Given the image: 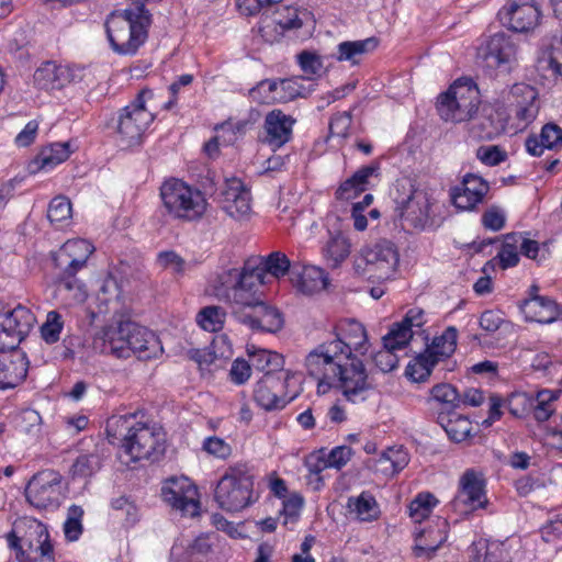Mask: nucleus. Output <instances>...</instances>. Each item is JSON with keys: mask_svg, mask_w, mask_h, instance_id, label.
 I'll return each mask as SVG.
<instances>
[{"mask_svg": "<svg viewBox=\"0 0 562 562\" xmlns=\"http://www.w3.org/2000/svg\"><path fill=\"white\" fill-rule=\"evenodd\" d=\"M367 350L363 325L355 319L339 321L333 328V338L313 348L304 360L308 375L317 380V392L325 394L337 389L352 404L373 396L376 385L362 360L353 356V352L363 355Z\"/></svg>", "mask_w": 562, "mask_h": 562, "instance_id": "1", "label": "nucleus"}, {"mask_svg": "<svg viewBox=\"0 0 562 562\" xmlns=\"http://www.w3.org/2000/svg\"><path fill=\"white\" fill-rule=\"evenodd\" d=\"M214 294L232 305L235 318L251 330L277 333L283 327L281 312L263 301L261 288L254 286V283L241 281L238 284H228L226 280L217 277Z\"/></svg>", "mask_w": 562, "mask_h": 562, "instance_id": "2", "label": "nucleus"}, {"mask_svg": "<svg viewBox=\"0 0 562 562\" xmlns=\"http://www.w3.org/2000/svg\"><path fill=\"white\" fill-rule=\"evenodd\" d=\"M109 440L121 442L120 458L126 464L139 460L156 461L165 451V438L154 424L138 422L135 415L112 416L106 422Z\"/></svg>", "mask_w": 562, "mask_h": 562, "instance_id": "3", "label": "nucleus"}, {"mask_svg": "<svg viewBox=\"0 0 562 562\" xmlns=\"http://www.w3.org/2000/svg\"><path fill=\"white\" fill-rule=\"evenodd\" d=\"M94 247L86 239L67 240L52 259L58 269L56 290L58 295L69 304L82 303L87 299L85 284L76 278V273L86 267Z\"/></svg>", "mask_w": 562, "mask_h": 562, "instance_id": "4", "label": "nucleus"}, {"mask_svg": "<svg viewBox=\"0 0 562 562\" xmlns=\"http://www.w3.org/2000/svg\"><path fill=\"white\" fill-rule=\"evenodd\" d=\"M151 14L143 3L112 12L105 21L106 36L119 55H135L148 37Z\"/></svg>", "mask_w": 562, "mask_h": 562, "instance_id": "5", "label": "nucleus"}, {"mask_svg": "<svg viewBox=\"0 0 562 562\" xmlns=\"http://www.w3.org/2000/svg\"><path fill=\"white\" fill-rule=\"evenodd\" d=\"M160 198L168 215L183 222L201 220L209 206L202 191L178 179L162 183Z\"/></svg>", "mask_w": 562, "mask_h": 562, "instance_id": "6", "label": "nucleus"}, {"mask_svg": "<svg viewBox=\"0 0 562 562\" xmlns=\"http://www.w3.org/2000/svg\"><path fill=\"white\" fill-rule=\"evenodd\" d=\"M254 474L247 463L229 465L220 479L214 498L226 512H239L254 502Z\"/></svg>", "mask_w": 562, "mask_h": 562, "instance_id": "7", "label": "nucleus"}, {"mask_svg": "<svg viewBox=\"0 0 562 562\" xmlns=\"http://www.w3.org/2000/svg\"><path fill=\"white\" fill-rule=\"evenodd\" d=\"M395 212L412 227L425 229L432 224V206L436 200L422 189H415L408 179L397 180L392 191Z\"/></svg>", "mask_w": 562, "mask_h": 562, "instance_id": "8", "label": "nucleus"}, {"mask_svg": "<svg viewBox=\"0 0 562 562\" xmlns=\"http://www.w3.org/2000/svg\"><path fill=\"white\" fill-rule=\"evenodd\" d=\"M151 97L150 90L140 91L134 101L119 110L112 119L117 142L122 147H133L142 143L145 132L155 119L146 108V101Z\"/></svg>", "mask_w": 562, "mask_h": 562, "instance_id": "9", "label": "nucleus"}, {"mask_svg": "<svg viewBox=\"0 0 562 562\" xmlns=\"http://www.w3.org/2000/svg\"><path fill=\"white\" fill-rule=\"evenodd\" d=\"M480 91L472 80H457L437 100V111L445 121L471 120L479 110Z\"/></svg>", "mask_w": 562, "mask_h": 562, "instance_id": "10", "label": "nucleus"}, {"mask_svg": "<svg viewBox=\"0 0 562 562\" xmlns=\"http://www.w3.org/2000/svg\"><path fill=\"white\" fill-rule=\"evenodd\" d=\"M24 533H10L9 544L16 551L19 562H56L54 546L46 525L37 519L24 521Z\"/></svg>", "mask_w": 562, "mask_h": 562, "instance_id": "11", "label": "nucleus"}, {"mask_svg": "<svg viewBox=\"0 0 562 562\" xmlns=\"http://www.w3.org/2000/svg\"><path fill=\"white\" fill-rule=\"evenodd\" d=\"M291 263L289 258L280 251L271 252L267 257H258L248 259L241 269L232 268L218 274L221 280H226V283L234 284L246 281L254 283V286L262 288L267 273L274 278L285 276L290 270Z\"/></svg>", "mask_w": 562, "mask_h": 562, "instance_id": "12", "label": "nucleus"}, {"mask_svg": "<svg viewBox=\"0 0 562 562\" xmlns=\"http://www.w3.org/2000/svg\"><path fill=\"white\" fill-rule=\"evenodd\" d=\"M398 265V252L390 240H379L361 250L360 258L356 261L357 270L368 278L386 280L391 278Z\"/></svg>", "mask_w": 562, "mask_h": 562, "instance_id": "13", "label": "nucleus"}, {"mask_svg": "<svg viewBox=\"0 0 562 562\" xmlns=\"http://www.w3.org/2000/svg\"><path fill=\"white\" fill-rule=\"evenodd\" d=\"M483 66L498 74H509L517 66V45L503 33L490 36L477 49Z\"/></svg>", "mask_w": 562, "mask_h": 562, "instance_id": "14", "label": "nucleus"}, {"mask_svg": "<svg viewBox=\"0 0 562 562\" xmlns=\"http://www.w3.org/2000/svg\"><path fill=\"white\" fill-rule=\"evenodd\" d=\"M25 497L35 508H58L63 498L61 475L54 470L36 473L25 488Z\"/></svg>", "mask_w": 562, "mask_h": 562, "instance_id": "15", "label": "nucleus"}, {"mask_svg": "<svg viewBox=\"0 0 562 562\" xmlns=\"http://www.w3.org/2000/svg\"><path fill=\"white\" fill-rule=\"evenodd\" d=\"M485 482L482 473L468 469L461 475L459 488L451 501L452 509L459 515H469L487 505Z\"/></svg>", "mask_w": 562, "mask_h": 562, "instance_id": "16", "label": "nucleus"}, {"mask_svg": "<svg viewBox=\"0 0 562 562\" xmlns=\"http://www.w3.org/2000/svg\"><path fill=\"white\" fill-rule=\"evenodd\" d=\"M293 378L291 372H281L278 375H262L254 390L255 402L265 411L282 409L293 398H286V387Z\"/></svg>", "mask_w": 562, "mask_h": 562, "instance_id": "17", "label": "nucleus"}, {"mask_svg": "<svg viewBox=\"0 0 562 562\" xmlns=\"http://www.w3.org/2000/svg\"><path fill=\"white\" fill-rule=\"evenodd\" d=\"M162 499L172 508L190 517L199 514L198 490L184 476L168 479L161 487Z\"/></svg>", "mask_w": 562, "mask_h": 562, "instance_id": "18", "label": "nucleus"}, {"mask_svg": "<svg viewBox=\"0 0 562 562\" xmlns=\"http://www.w3.org/2000/svg\"><path fill=\"white\" fill-rule=\"evenodd\" d=\"M498 14L504 25L518 33L532 31L540 19V10L533 0H508Z\"/></svg>", "mask_w": 562, "mask_h": 562, "instance_id": "19", "label": "nucleus"}, {"mask_svg": "<svg viewBox=\"0 0 562 562\" xmlns=\"http://www.w3.org/2000/svg\"><path fill=\"white\" fill-rule=\"evenodd\" d=\"M503 103L515 112L516 119L525 126L539 113L538 91L527 83H515L504 91Z\"/></svg>", "mask_w": 562, "mask_h": 562, "instance_id": "20", "label": "nucleus"}, {"mask_svg": "<svg viewBox=\"0 0 562 562\" xmlns=\"http://www.w3.org/2000/svg\"><path fill=\"white\" fill-rule=\"evenodd\" d=\"M80 70L55 61H46L34 72V83L46 91L60 90L80 79Z\"/></svg>", "mask_w": 562, "mask_h": 562, "instance_id": "21", "label": "nucleus"}, {"mask_svg": "<svg viewBox=\"0 0 562 562\" xmlns=\"http://www.w3.org/2000/svg\"><path fill=\"white\" fill-rule=\"evenodd\" d=\"M296 120L280 109L268 112L263 121L262 142L279 149L291 140Z\"/></svg>", "mask_w": 562, "mask_h": 562, "instance_id": "22", "label": "nucleus"}, {"mask_svg": "<svg viewBox=\"0 0 562 562\" xmlns=\"http://www.w3.org/2000/svg\"><path fill=\"white\" fill-rule=\"evenodd\" d=\"M490 190L488 183L480 176L468 173L462 182L450 189L453 205L460 210H473Z\"/></svg>", "mask_w": 562, "mask_h": 562, "instance_id": "23", "label": "nucleus"}, {"mask_svg": "<svg viewBox=\"0 0 562 562\" xmlns=\"http://www.w3.org/2000/svg\"><path fill=\"white\" fill-rule=\"evenodd\" d=\"M222 209L233 218L240 220L251 211L250 192L240 179L231 178L225 180L220 199Z\"/></svg>", "mask_w": 562, "mask_h": 562, "instance_id": "24", "label": "nucleus"}, {"mask_svg": "<svg viewBox=\"0 0 562 562\" xmlns=\"http://www.w3.org/2000/svg\"><path fill=\"white\" fill-rule=\"evenodd\" d=\"M128 333L127 322L106 327L95 336L93 347L101 353L112 355L119 359H127L130 358Z\"/></svg>", "mask_w": 562, "mask_h": 562, "instance_id": "25", "label": "nucleus"}, {"mask_svg": "<svg viewBox=\"0 0 562 562\" xmlns=\"http://www.w3.org/2000/svg\"><path fill=\"white\" fill-rule=\"evenodd\" d=\"M448 521L437 517L427 528L415 530L414 553L416 557H432L436 551L447 541Z\"/></svg>", "mask_w": 562, "mask_h": 562, "instance_id": "26", "label": "nucleus"}, {"mask_svg": "<svg viewBox=\"0 0 562 562\" xmlns=\"http://www.w3.org/2000/svg\"><path fill=\"white\" fill-rule=\"evenodd\" d=\"M310 15L306 10L300 11L294 7H283L274 13L271 22L267 19L258 25V32L266 42H272L277 35L273 34L276 26H280L282 31L300 29L303 20Z\"/></svg>", "mask_w": 562, "mask_h": 562, "instance_id": "27", "label": "nucleus"}, {"mask_svg": "<svg viewBox=\"0 0 562 562\" xmlns=\"http://www.w3.org/2000/svg\"><path fill=\"white\" fill-rule=\"evenodd\" d=\"M29 361L22 352L0 351V390L14 389L26 378Z\"/></svg>", "mask_w": 562, "mask_h": 562, "instance_id": "28", "label": "nucleus"}, {"mask_svg": "<svg viewBox=\"0 0 562 562\" xmlns=\"http://www.w3.org/2000/svg\"><path fill=\"white\" fill-rule=\"evenodd\" d=\"M127 329L130 330V357L134 355L138 359L147 360L162 351L159 339L147 328L127 322Z\"/></svg>", "mask_w": 562, "mask_h": 562, "instance_id": "29", "label": "nucleus"}, {"mask_svg": "<svg viewBox=\"0 0 562 562\" xmlns=\"http://www.w3.org/2000/svg\"><path fill=\"white\" fill-rule=\"evenodd\" d=\"M521 313L529 322L550 324L558 318L559 308L555 302L546 296L532 295L520 304Z\"/></svg>", "mask_w": 562, "mask_h": 562, "instance_id": "30", "label": "nucleus"}, {"mask_svg": "<svg viewBox=\"0 0 562 562\" xmlns=\"http://www.w3.org/2000/svg\"><path fill=\"white\" fill-rule=\"evenodd\" d=\"M291 281L296 290L303 294H314L327 288L326 272L315 266H304L301 271H291Z\"/></svg>", "mask_w": 562, "mask_h": 562, "instance_id": "31", "label": "nucleus"}, {"mask_svg": "<svg viewBox=\"0 0 562 562\" xmlns=\"http://www.w3.org/2000/svg\"><path fill=\"white\" fill-rule=\"evenodd\" d=\"M247 356L252 369L263 372V375H278L283 370V356L268 349L259 348L254 345L247 347Z\"/></svg>", "mask_w": 562, "mask_h": 562, "instance_id": "32", "label": "nucleus"}, {"mask_svg": "<svg viewBox=\"0 0 562 562\" xmlns=\"http://www.w3.org/2000/svg\"><path fill=\"white\" fill-rule=\"evenodd\" d=\"M379 45L376 37L359 41H345L337 45L336 59L347 61L351 66L359 65L364 56L372 53Z\"/></svg>", "mask_w": 562, "mask_h": 562, "instance_id": "33", "label": "nucleus"}, {"mask_svg": "<svg viewBox=\"0 0 562 562\" xmlns=\"http://www.w3.org/2000/svg\"><path fill=\"white\" fill-rule=\"evenodd\" d=\"M562 57V37L554 36L543 44L538 56V70L544 77L558 79L561 75L560 58Z\"/></svg>", "mask_w": 562, "mask_h": 562, "instance_id": "34", "label": "nucleus"}, {"mask_svg": "<svg viewBox=\"0 0 562 562\" xmlns=\"http://www.w3.org/2000/svg\"><path fill=\"white\" fill-rule=\"evenodd\" d=\"M561 142L562 128L554 123H547L539 135H530L526 138L525 146L531 156H541L544 149H553Z\"/></svg>", "mask_w": 562, "mask_h": 562, "instance_id": "35", "label": "nucleus"}, {"mask_svg": "<svg viewBox=\"0 0 562 562\" xmlns=\"http://www.w3.org/2000/svg\"><path fill=\"white\" fill-rule=\"evenodd\" d=\"M409 462V454L403 446L386 448L376 460L375 471L385 476L401 472Z\"/></svg>", "mask_w": 562, "mask_h": 562, "instance_id": "36", "label": "nucleus"}, {"mask_svg": "<svg viewBox=\"0 0 562 562\" xmlns=\"http://www.w3.org/2000/svg\"><path fill=\"white\" fill-rule=\"evenodd\" d=\"M347 508L356 519L362 522H371L380 517V507L374 496L369 492H362L358 496H350Z\"/></svg>", "mask_w": 562, "mask_h": 562, "instance_id": "37", "label": "nucleus"}, {"mask_svg": "<svg viewBox=\"0 0 562 562\" xmlns=\"http://www.w3.org/2000/svg\"><path fill=\"white\" fill-rule=\"evenodd\" d=\"M458 339V330L450 326L440 336L432 339V342L427 346L424 352L430 355V358L437 362L445 361L456 350Z\"/></svg>", "mask_w": 562, "mask_h": 562, "instance_id": "38", "label": "nucleus"}, {"mask_svg": "<svg viewBox=\"0 0 562 562\" xmlns=\"http://www.w3.org/2000/svg\"><path fill=\"white\" fill-rule=\"evenodd\" d=\"M0 313L3 315L7 322L5 324L11 326L14 330H19V334L23 338L29 335L36 322L32 311L21 304L11 310H2Z\"/></svg>", "mask_w": 562, "mask_h": 562, "instance_id": "39", "label": "nucleus"}, {"mask_svg": "<svg viewBox=\"0 0 562 562\" xmlns=\"http://www.w3.org/2000/svg\"><path fill=\"white\" fill-rule=\"evenodd\" d=\"M350 254V244L341 234L330 236L323 248V255L331 268H337Z\"/></svg>", "mask_w": 562, "mask_h": 562, "instance_id": "40", "label": "nucleus"}, {"mask_svg": "<svg viewBox=\"0 0 562 562\" xmlns=\"http://www.w3.org/2000/svg\"><path fill=\"white\" fill-rule=\"evenodd\" d=\"M70 153L69 143H54L40 153L35 164L38 165V169L49 170L67 160Z\"/></svg>", "mask_w": 562, "mask_h": 562, "instance_id": "41", "label": "nucleus"}, {"mask_svg": "<svg viewBox=\"0 0 562 562\" xmlns=\"http://www.w3.org/2000/svg\"><path fill=\"white\" fill-rule=\"evenodd\" d=\"M304 467L308 474L306 476L307 483L318 491L323 486V477L321 473L329 468L323 450L314 451L305 457Z\"/></svg>", "mask_w": 562, "mask_h": 562, "instance_id": "42", "label": "nucleus"}, {"mask_svg": "<svg viewBox=\"0 0 562 562\" xmlns=\"http://www.w3.org/2000/svg\"><path fill=\"white\" fill-rule=\"evenodd\" d=\"M559 393L550 390H541L533 396L532 413L538 422L548 420L555 412V402Z\"/></svg>", "mask_w": 562, "mask_h": 562, "instance_id": "43", "label": "nucleus"}, {"mask_svg": "<svg viewBox=\"0 0 562 562\" xmlns=\"http://www.w3.org/2000/svg\"><path fill=\"white\" fill-rule=\"evenodd\" d=\"M226 313L221 306H205L196 315L199 326L210 333L218 331L223 328Z\"/></svg>", "mask_w": 562, "mask_h": 562, "instance_id": "44", "label": "nucleus"}, {"mask_svg": "<svg viewBox=\"0 0 562 562\" xmlns=\"http://www.w3.org/2000/svg\"><path fill=\"white\" fill-rule=\"evenodd\" d=\"M520 239V233L507 234L504 238L501 250L497 256L493 259H498L502 269L515 267L519 261L518 255V243Z\"/></svg>", "mask_w": 562, "mask_h": 562, "instance_id": "45", "label": "nucleus"}, {"mask_svg": "<svg viewBox=\"0 0 562 562\" xmlns=\"http://www.w3.org/2000/svg\"><path fill=\"white\" fill-rule=\"evenodd\" d=\"M277 103H286L297 97H306L308 91L302 85V78L277 80Z\"/></svg>", "mask_w": 562, "mask_h": 562, "instance_id": "46", "label": "nucleus"}, {"mask_svg": "<svg viewBox=\"0 0 562 562\" xmlns=\"http://www.w3.org/2000/svg\"><path fill=\"white\" fill-rule=\"evenodd\" d=\"M436 366L437 362L430 358V355L422 352L413 362L408 363L406 367V375L414 382H425L428 380Z\"/></svg>", "mask_w": 562, "mask_h": 562, "instance_id": "47", "label": "nucleus"}, {"mask_svg": "<svg viewBox=\"0 0 562 562\" xmlns=\"http://www.w3.org/2000/svg\"><path fill=\"white\" fill-rule=\"evenodd\" d=\"M437 498L430 493H419L409 504V517L416 524H420L428 518L432 508L437 505Z\"/></svg>", "mask_w": 562, "mask_h": 562, "instance_id": "48", "label": "nucleus"}, {"mask_svg": "<svg viewBox=\"0 0 562 562\" xmlns=\"http://www.w3.org/2000/svg\"><path fill=\"white\" fill-rule=\"evenodd\" d=\"M413 337V330L403 322L394 324L383 337V346L394 350L404 349Z\"/></svg>", "mask_w": 562, "mask_h": 562, "instance_id": "49", "label": "nucleus"}, {"mask_svg": "<svg viewBox=\"0 0 562 562\" xmlns=\"http://www.w3.org/2000/svg\"><path fill=\"white\" fill-rule=\"evenodd\" d=\"M83 509L78 505L68 508L67 518L64 522V533L68 541H77L82 533Z\"/></svg>", "mask_w": 562, "mask_h": 562, "instance_id": "50", "label": "nucleus"}, {"mask_svg": "<svg viewBox=\"0 0 562 562\" xmlns=\"http://www.w3.org/2000/svg\"><path fill=\"white\" fill-rule=\"evenodd\" d=\"M443 428L452 441L462 442L470 436L472 425L469 418L458 415L453 418H449L443 425Z\"/></svg>", "mask_w": 562, "mask_h": 562, "instance_id": "51", "label": "nucleus"}, {"mask_svg": "<svg viewBox=\"0 0 562 562\" xmlns=\"http://www.w3.org/2000/svg\"><path fill=\"white\" fill-rule=\"evenodd\" d=\"M64 328V321L57 311H50L46 315V321L41 326L42 338L47 344H55L59 340Z\"/></svg>", "mask_w": 562, "mask_h": 562, "instance_id": "52", "label": "nucleus"}, {"mask_svg": "<svg viewBox=\"0 0 562 562\" xmlns=\"http://www.w3.org/2000/svg\"><path fill=\"white\" fill-rule=\"evenodd\" d=\"M430 396L434 401L446 405L449 408L460 407V394L457 389L448 383H438L430 390Z\"/></svg>", "mask_w": 562, "mask_h": 562, "instance_id": "53", "label": "nucleus"}, {"mask_svg": "<svg viewBox=\"0 0 562 562\" xmlns=\"http://www.w3.org/2000/svg\"><path fill=\"white\" fill-rule=\"evenodd\" d=\"M533 396L525 392H514L507 400V407L515 417H524L532 412Z\"/></svg>", "mask_w": 562, "mask_h": 562, "instance_id": "54", "label": "nucleus"}, {"mask_svg": "<svg viewBox=\"0 0 562 562\" xmlns=\"http://www.w3.org/2000/svg\"><path fill=\"white\" fill-rule=\"evenodd\" d=\"M71 216V203L65 196L54 198L48 206L47 217L50 223H63Z\"/></svg>", "mask_w": 562, "mask_h": 562, "instance_id": "55", "label": "nucleus"}, {"mask_svg": "<svg viewBox=\"0 0 562 562\" xmlns=\"http://www.w3.org/2000/svg\"><path fill=\"white\" fill-rule=\"evenodd\" d=\"M277 80H262L250 89V98L259 103H277Z\"/></svg>", "mask_w": 562, "mask_h": 562, "instance_id": "56", "label": "nucleus"}, {"mask_svg": "<svg viewBox=\"0 0 562 562\" xmlns=\"http://www.w3.org/2000/svg\"><path fill=\"white\" fill-rule=\"evenodd\" d=\"M297 61L307 79H314L321 75L323 63L315 53L304 50L297 55Z\"/></svg>", "mask_w": 562, "mask_h": 562, "instance_id": "57", "label": "nucleus"}, {"mask_svg": "<svg viewBox=\"0 0 562 562\" xmlns=\"http://www.w3.org/2000/svg\"><path fill=\"white\" fill-rule=\"evenodd\" d=\"M476 157L486 166H497L507 159V153L497 145H483L476 149Z\"/></svg>", "mask_w": 562, "mask_h": 562, "instance_id": "58", "label": "nucleus"}, {"mask_svg": "<svg viewBox=\"0 0 562 562\" xmlns=\"http://www.w3.org/2000/svg\"><path fill=\"white\" fill-rule=\"evenodd\" d=\"M101 468L100 458L94 454H83L77 458L72 465V472L76 476H91Z\"/></svg>", "mask_w": 562, "mask_h": 562, "instance_id": "59", "label": "nucleus"}, {"mask_svg": "<svg viewBox=\"0 0 562 562\" xmlns=\"http://www.w3.org/2000/svg\"><path fill=\"white\" fill-rule=\"evenodd\" d=\"M380 177V164L372 162L368 166L359 168L352 176V180L360 186L364 191L369 190L373 183L372 181Z\"/></svg>", "mask_w": 562, "mask_h": 562, "instance_id": "60", "label": "nucleus"}, {"mask_svg": "<svg viewBox=\"0 0 562 562\" xmlns=\"http://www.w3.org/2000/svg\"><path fill=\"white\" fill-rule=\"evenodd\" d=\"M202 449L218 459H226L232 453L231 445L217 436H210L205 438Z\"/></svg>", "mask_w": 562, "mask_h": 562, "instance_id": "61", "label": "nucleus"}, {"mask_svg": "<svg viewBox=\"0 0 562 562\" xmlns=\"http://www.w3.org/2000/svg\"><path fill=\"white\" fill-rule=\"evenodd\" d=\"M395 351L383 346V349L373 355V362L381 372L387 373L397 368L398 358Z\"/></svg>", "mask_w": 562, "mask_h": 562, "instance_id": "62", "label": "nucleus"}, {"mask_svg": "<svg viewBox=\"0 0 562 562\" xmlns=\"http://www.w3.org/2000/svg\"><path fill=\"white\" fill-rule=\"evenodd\" d=\"M352 116L350 112H340L335 114L329 123V132L331 136L347 137L351 126Z\"/></svg>", "mask_w": 562, "mask_h": 562, "instance_id": "63", "label": "nucleus"}, {"mask_svg": "<svg viewBox=\"0 0 562 562\" xmlns=\"http://www.w3.org/2000/svg\"><path fill=\"white\" fill-rule=\"evenodd\" d=\"M505 213L498 206L488 207L482 215V224L485 228L497 232L505 226Z\"/></svg>", "mask_w": 562, "mask_h": 562, "instance_id": "64", "label": "nucleus"}]
</instances>
